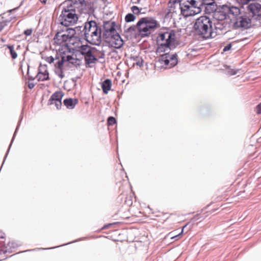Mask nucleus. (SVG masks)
I'll return each instance as SVG.
<instances>
[{
	"label": "nucleus",
	"instance_id": "1",
	"mask_svg": "<svg viewBox=\"0 0 261 261\" xmlns=\"http://www.w3.org/2000/svg\"><path fill=\"white\" fill-rule=\"evenodd\" d=\"M117 25L115 21H104L102 24L101 39L109 47L116 49L121 48L124 42L120 35L116 31Z\"/></svg>",
	"mask_w": 261,
	"mask_h": 261
},
{
	"label": "nucleus",
	"instance_id": "2",
	"mask_svg": "<svg viewBox=\"0 0 261 261\" xmlns=\"http://www.w3.org/2000/svg\"><path fill=\"white\" fill-rule=\"evenodd\" d=\"M193 28L196 34L203 39H209L215 36L212 19L206 15L197 18Z\"/></svg>",
	"mask_w": 261,
	"mask_h": 261
},
{
	"label": "nucleus",
	"instance_id": "3",
	"mask_svg": "<svg viewBox=\"0 0 261 261\" xmlns=\"http://www.w3.org/2000/svg\"><path fill=\"white\" fill-rule=\"evenodd\" d=\"M84 39L91 44L99 45L101 42L102 29L95 21L85 23Z\"/></svg>",
	"mask_w": 261,
	"mask_h": 261
},
{
	"label": "nucleus",
	"instance_id": "4",
	"mask_svg": "<svg viewBox=\"0 0 261 261\" xmlns=\"http://www.w3.org/2000/svg\"><path fill=\"white\" fill-rule=\"evenodd\" d=\"M139 33L142 37H148L152 32L159 27L160 24L153 17H146L138 21Z\"/></svg>",
	"mask_w": 261,
	"mask_h": 261
},
{
	"label": "nucleus",
	"instance_id": "5",
	"mask_svg": "<svg viewBox=\"0 0 261 261\" xmlns=\"http://www.w3.org/2000/svg\"><path fill=\"white\" fill-rule=\"evenodd\" d=\"M78 19L79 17L76 12H71L61 11L58 18L61 26L63 27L73 25L77 23Z\"/></svg>",
	"mask_w": 261,
	"mask_h": 261
},
{
	"label": "nucleus",
	"instance_id": "6",
	"mask_svg": "<svg viewBox=\"0 0 261 261\" xmlns=\"http://www.w3.org/2000/svg\"><path fill=\"white\" fill-rule=\"evenodd\" d=\"M240 6L243 8V6L248 4L247 9L249 13L252 14V16H257L261 17V5L258 3L254 2L249 4L251 1L255 2V0H236Z\"/></svg>",
	"mask_w": 261,
	"mask_h": 261
},
{
	"label": "nucleus",
	"instance_id": "7",
	"mask_svg": "<svg viewBox=\"0 0 261 261\" xmlns=\"http://www.w3.org/2000/svg\"><path fill=\"white\" fill-rule=\"evenodd\" d=\"M79 6L81 13L87 14L89 15L94 14L95 9V3L91 0H80Z\"/></svg>",
	"mask_w": 261,
	"mask_h": 261
},
{
	"label": "nucleus",
	"instance_id": "8",
	"mask_svg": "<svg viewBox=\"0 0 261 261\" xmlns=\"http://www.w3.org/2000/svg\"><path fill=\"white\" fill-rule=\"evenodd\" d=\"M80 0H65L60 4L62 7V11L76 12V10L80 9Z\"/></svg>",
	"mask_w": 261,
	"mask_h": 261
},
{
	"label": "nucleus",
	"instance_id": "9",
	"mask_svg": "<svg viewBox=\"0 0 261 261\" xmlns=\"http://www.w3.org/2000/svg\"><path fill=\"white\" fill-rule=\"evenodd\" d=\"M180 13L185 17L194 16L196 15V11H194L192 7L188 4L186 0H182L180 4Z\"/></svg>",
	"mask_w": 261,
	"mask_h": 261
},
{
	"label": "nucleus",
	"instance_id": "10",
	"mask_svg": "<svg viewBox=\"0 0 261 261\" xmlns=\"http://www.w3.org/2000/svg\"><path fill=\"white\" fill-rule=\"evenodd\" d=\"M251 19L245 16H241L236 19L234 27L236 28L247 29L251 26Z\"/></svg>",
	"mask_w": 261,
	"mask_h": 261
},
{
	"label": "nucleus",
	"instance_id": "11",
	"mask_svg": "<svg viewBox=\"0 0 261 261\" xmlns=\"http://www.w3.org/2000/svg\"><path fill=\"white\" fill-rule=\"evenodd\" d=\"M64 28V27L62 26L59 27L57 33L54 38L55 42L57 44H62L69 40L68 35H67L66 33L62 34V33L65 31Z\"/></svg>",
	"mask_w": 261,
	"mask_h": 261
},
{
	"label": "nucleus",
	"instance_id": "12",
	"mask_svg": "<svg viewBox=\"0 0 261 261\" xmlns=\"http://www.w3.org/2000/svg\"><path fill=\"white\" fill-rule=\"evenodd\" d=\"M182 0H170L168 3V9L167 12H166L165 17V18L172 17L170 14L175 13V9L176 6L179 5L180 7V4L181 3Z\"/></svg>",
	"mask_w": 261,
	"mask_h": 261
},
{
	"label": "nucleus",
	"instance_id": "13",
	"mask_svg": "<svg viewBox=\"0 0 261 261\" xmlns=\"http://www.w3.org/2000/svg\"><path fill=\"white\" fill-rule=\"evenodd\" d=\"M164 30H168V35H167L165 43H167L173 48H175L176 45H177V44L175 43L176 34L175 31L169 28H165Z\"/></svg>",
	"mask_w": 261,
	"mask_h": 261
},
{
	"label": "nucleus",
	"instance_id": "14",
	"mask_svg": "<svg viewBox=\"0 0 261 261\" xmlns=\"http://www.w3.org/2000/svg\"><path fill=\"white\" fill-rule=\"evenodd\" d=\"M194 11H196V14L200 13L202 7H203L204 3L200 0H186Z\"/></svg>",
	"mask_w": 261,
	"mask_h": 261
},
{
	"label": "nucleus",
	"instance_id": "15",
	"mask_svg": "<svg viewBox=\"0 0 261 261\" xmlns=\"http://www.w3.org/2000/svg\"><path fill=\"white\" fill-rule=\"evenodd\" d=\"M93 50H91L88 53V54L85 56L84 60L85 64L87 67H91L90 65L91 64L94 63L97 61V59L95 57L93 54Z\"/></svg>",
	"mask_w": 261,
	"mask_h": 261
},
{
	"label": "nucleus",
	"instance_id": "16",
	"mask_svg": "<svg viewBox=\"0 0 261 261\" xmlns=\"http://www.w3.org/2000/svg\"><path fill=\"white\" fill-rule=\"evenodd\" d=\"M223 9L227 11L228 14H232L233 16H238L240 14V9L238 7L223 6Z\"/></svg>",
	"mask_w": 261,
	"mask_h": 261
},
{
	"label": "nucleus",
	"instance_id": "17",
	"mask_svg": "<svg viewBox=\"0 0 261 261\" xmlns=\"http://www.w3.org/2000/svg\"><path fill=\"white\" fill-rule=\"evenodd\" d=\"M78 103L77 98H68L64 100L63 103L68 109H73Z\"/></svg>",
	"mask_w": 261,
	"mask_h": 261
},
{
	"label": "nucleus",
	"instance_id": "18",
	"mask_svg": "<svg viewBox=\"0 0 261 261\" xmlns=\"http://www.w3.org/2000/svg\"><path fill=\"white\" fill-rule=\"evenodd\" d=\"M64 96V93L62 91H56L50 96L49 101L48 105H51L53 103V101H57L59 100H62L63 96Z\"/></svg>",
	"mask_w": 261,
	"mask_h": 261
},
{
	"label": "nucleus",
	"instance_id": "19",
	"mask_svg": "<svg viewBox=\"0 0 261 261\" xmlns=\"http://www.w3.org/2000/svg\"><path fill=\"white\" fill-rule=\"evenodd\" d=\"M36 77L38 81H45L49 80V72L47 69H45L44 72L41 71L39 69Z\"/></svg>",
	"mask_w": 261,
	"mask_h": 261
},
{
	"label": "nucleus",
	"instance_id": "20",
	"mask_svg": "<svg viewBox=\"0 0 261 261\" xmlns=\"http://www.w3.org/2000/svg\"><path fill=\"white\" fill-rule=\"evenodd\" d=\"M112 86V81L109 79H107L101 83V88L105 94H108L109 91L111 90Z\"/></svg>",
	"mask_w": 261,
	"mask_h": 261
},
{
	"label": "nucleus",
	"instance_id": "21",
	"mask_svg": "<svg viewBox=\"0 0 261 261\" xmlns=\"http://www.w3.org/2000/svg\"><path fill=\"white\" fill-rule=\"evenodd\" d=\"M79 51L81 54L85 56L88 54V53L91 50H96L95 47H91L88 45H82L79 47Z\"/></svg>",
	"mask_w": 261,
	"mask_h": 261
},
{
	"label": "nucleus",
	"instance_id": "22",
	"mask_svg": "<svg viewBox=\"0 0 261 261\" xmlns=\"http://www.w3.org/2000/svg\"><path fill=\"white\" fill-rule=\"evenodd\" d=\"M22 119V116L20 115V118H19V121L18 122V124H17V126L16 128V129H15V132L14 133V135H13V136L12 139L11 140V143H10V144L9 145L8 149V150H7L6 153V155H5V156L4 157V161H3V164H2V166H1V168L2 167L4 162H5L6 159V158H7L8 153H9V150L10 149L11 146L12 144V143H13V141L14 140L15 137L16 133H17V132L18 130V127H19V126L20 125L21 121Z\"/></svg>",
	"mask_w": 261,
	"mask_h": 261
},
{
	"label": "nucleus",
	"instance_id": "23",
	"mask_svg": "<svg viewBox=\"0 0 261 261\" xmlns=\"http://www.w3.org/2000/svg\"><path fill=\"white\" fill-rule=\"evenodd\" d=\"M172 48H173L170 45L166 43H163L159 44L156 49V52L158 53H162L167 51L168 50H171Z\"/></svg>",
	"mask_w": 261,
	"mask_h": 261
},
{
	"label": "nucleus",
	"instance_id": "24",
	"mask_svg": "<svg viewBox=\"0 0 261 261\" xmlns=\"http://www.w3.org/2000/svg\"><path fill=\"white\" fill-rule=\"evenodd\" d=\"M169 57V51L167 53L161 55V58L158 59L157 62L160 64H163L164 63L165 65H168L170 63Z\"/></svg>",
	"mask_w": 261,
	"mask_h": 261
},
{
	"label": "nucleus",
	"instance_id": "25",
	"mask_svg": "<svg viewBox=\"0 0 261 261\" xmlns=\"http://www.w3.org/2000/svg\"><path fill=\"white\" fill-rule=\"evenodd\" d=\"M214 3H210L208 4H205L204 3L203 7H204L206 13H211L216 11L215 6Z\"/></svg>",
	"mask_w": 261,
	"mask_h": 261
},
{
	"label": "nucleus",
	"instance_id": "26",
	"mask_svg": "<svg viewBox=\"0 0 261 261\" xmlns=\"http://www.w3.org/2000/svg\"><path fill=\"white\" fill-rule=\"evenodd\" d=\"M137 30H138L139 32V27L138 26V22L136 25H132L126 29L124 30V33H127L129 35H132L134 34V33L136 32Z\"/></svg>",
	"mask_w": 261,
	"mask_h": 261
},
{
	"label": "nucleus",
	"instance_id": "27",
	"mask_svg": "<svg viewBox=\"0 0 261 261\" xmlns=\"http://www.w3.org/2000/svg\"><path fill=\"white\" fill-rule=\"evenodd\" d=\"M65 31L66 32V35H68V37L69 39L72 38L74 37L75 35H76V32L75 31L74 28H70L68 27H65Z\"/></svg>",
	"mask_w": 261,
	"mask_h": 261
},
{
	"label": "nucleus",
	"instance_id": "28",
	"mask_svg": "<svg viewBox=\"0 0 261 261\" xmlns=\"http://www.w3.org/2000/svg\"><path fill=\"white\" fill-rule=\"evenodd\" d=\"M5 46H7V48L9 49L10 53L11 54V58L13 59H15L17 57V54L14 50V46L13 45L7 44L5 45Z\"/></svg>",
	"mask_w": 261,
	"mask_h": 261
},
{
	"label": "nucleus",
	"instance_id": "29",
	"mask_svg": "<svg viewBox=\"0 0 261 261\" xmlns=\"http://www.w3.org/2000/svg\"><path fill=\"white\" fill-rule=\"evenodd\" d=\"M84 27L77 26V27H76L75 28H74L75 31L76 32V34H77L76 37H84V34L85 33V30H84Z\"/></svg>",
	"mask_w": 261,
	"mask_h": 261
},
{
	"label": "nucleus",
	"instance_id": "30",
	"mask_svg": "<svg viewBox=\"0 0 261 261\" xmlns=\"http://www.w3.org/2000/svg\"><path fill=\"white\" fill-rule=\"evenodd\" d=\"M188 225V223L185 225L182 228V230L180 233L177 234L173 235V232H171L167 234V237H170L171 240L175 239L177 240L180 236L182 234L184 231V229Z\"/></svg>",
	"mask_w": 261,
	"mask_h": 261
},
{
	"label": "nucleus",
	"instance_id": "31",
	"mask_svg": "<svg viewBox=\"0 0 261 261\" xmlns=\"http://www.w3.org/2000/svg\"><path fill=\"white\" fill-rule=\"evenodd\" d=\"M65 62V57L62 56L61 57V60L58 61L55 64V69H59L63 68V65L64 62Z\"/></svg>",
	"mask_w": 261,
	"mask_h": 261
},
{
	"label": "nucleus",
	"instance_id": "32",
	"mask_svg": "<svg viewBox=\"0 0 261 261\" xmlns=\"http://www.w3.org/2000/svg\"><path fill=\"white\" fill-rule=\"evenodd\" d=\"M166 31H161L158 35V41H163L166 40L167 38V35H168V30H165Z\"/></svg>",
	"mask_w": 261,
	"mask_h": 261
},
{
	"label": "nucleus",
	"instance_id": "33",
	"mask_svg": "<svg viewBox=\"0 0 261 261\" xmlns=\"http://www.w3.org/2000/svg\"><path fill=\"white\" fill-rule=\"evenodd\" d=\"M177 54L175 53L173 55H172L169 58V60L170 61H171V66L173 67H174L175 65H177V63H178V61H177Z\"/></svg>",
	"mask_w": 261,
	"mask_h": 261
},
{
	"label": "nucleus",
	"instance_id": "34",
	"mask_svg": "<svg viewBox=\"0 0 261 261\" xmlns=\"http://www.w3.org/2000/svg\"><path fill=\"white\" fill-rule=\"evenodd\" d=\"M86 238H85V237L81 238H80V239H79L77 240H74V241H72L71 242L65 244L64 245H60V246H56V247H50V248H39V249H42V250H44V249H54V248H57V247H61V246L67 245L68 244H71V243H75V242H79L80 241L85 240H86Z\"/></svg>",
	"mask_w": 261,
	"mask_h": 261
},
{
	"label": "nucleus",
	"instance_id": "35",
	"mask_svg": "<svg viewBox=\"0 0 261 261\" xmlns=\"http://www.w3.org/2000/svg\"><path fill=\"white\" fill-rule=\"evenodd\" d=\"M136 19V16L132 13H128L125 17V20L126 22L134 21Z\"/></svg>",
	"mask_w": 261,
	"mask_h": 261
},
{
	"label": "nucleus",
	"instance_id": "36",
	"mask_svg": "<svg viewBox=\"0 0 261 261\" xmlns=\"http://www.w3.org/2000/svg\"><path fill=\"white\" fill-rule=\"evenodd\" d=\"M55 72L60 79H63L65 76L63 68L55 69Z\"/></svg>",
	"mask_w": 261,
	"mask_h": 261
},
{
	"label": "nucleus",
	"instance_id": "37",
	"mask_svg": "<svg viewBox=\"0 0 261 261\" xmlns=\"http://www.w3.org/2000/svg\"><path fill=\"white\" fill-rule=\"evenodd\" d=\"M70 63L75 66L76 68L80 67L82 64L81 60L77 58H73V60H72Z\"/></svg>",
	"mask_w": 261,
	"mask_h": 261
},
{
	"label": "nucleus",
	"instance_id": "38",
	"mask_svg": "<svg viewBox=\"0 0 261 261\" xmlns=\"http://www.w3.org/2000/svg\"><path fill=\"white\" fill-rule=\"evenodd\" d=\"M107 122L109 125H113L116 123V120L114 117L110 116L108 118Z\"/></svg>",
	"mask_w": 261,
	"mask_h": 261
},
{
	"label": "nucleus",
	"instance_id": "39",
	"mask_svg": "<svg viewBox=\"0 0 261 261\" xmlns=\"http://www.w3.org/2000/svg\"><path fill=\"white\" fill-rule=\"evenodd\" d=\"M142 9V8L140 9L139 8L136 6H133L131 7V10L135 14H139Z\"/></svg>",
	"mask_w": 261,
	"mask_h": 261
},
{
	"label": "nucleus",
	"instance_id": "40",
	"mask_svg": "<svg viewBox=\"0 0 261 261\" xmlns=\"http://www.w3.org/2000/svg\"><path fill=\"white\" fill-rule=\"evenodd\" d=\"M17 247V244L14 241H11V242H9L7 244V246L6 247L7 248L9 247L11 249V248H15Z\"/></svg>",
	"mask_w": 261,
	"mask_h": 261
},
{
	"label": "nucleus",
	"instance_id": "41",
	"mask_svg": "<svg viewBox=\"0 0 261 261\" xmlns=\"http://www.w3.org/2000/svg\"><path fill=\"white\" fill-rule=\"evenodd\" d=\"M238 71V70L230 69L228 70L227 74L229 75H234L237 73Z\"/></svg>",
	"mask_w": 261,
	"mask_h": 261
},
{
	"label": "nucleus",
	"instance_id": "42",
	"mask_svg": "<svg viewBox=\"0 0 261 261\" xmlns=\"http://www.w3.org/2000/svg\"><path fill=\"white\" fill-rule=\"evenodd\" d=\"M62 100H59L57 101H54L55 105L58 110H59L62 107Z\"/></svg>",
	"mask_w": 261,
	"mask_h": 261
},
{
	"label": "nucleus",
	"instance_id": "43",
	"mask_svg": "<svg viewBox=\"0 0 261 261\" xmlns=\"http://www.w3.org/2000/svg\"><path fill=\"white\" fill-rule=\"evenodd\" d=\"M45 60L47 62H48L49 64H51L54 62L55 58L53 56H50L48 57H46Z\"/></svg>",
	"mask_w": 261,
	"mask_h": 261
},
{
	"label": "nucleus",
	"instance_id": "44",
	"mask_svg": "<svg viewBox=\"0 0 261 261\" xmlns=\"http://www.w3.org/2000/svg\"><path fill=\"white\" fill-rule=\"evenodd\" d=\"M232 47V45H231V43H229L228 44H227L224 48H223V51L224 52H226L227 51H228Z\"/></svg>",
	"mask_w": 261,
	"mask_h": 261
},
{
	"label": "nucleus",
	"instance_id": "45",
	"mask_svg": "<svg viewBox=\"0 0 261 261\" xmlns=\"http://www.w3.org/2000/svg\"><path fill=\"white\" fill-rule=\"evenodd\" d=\"M256 112L258 114H261V102L256 106Z\"/></svg>",
	"mask_w": 261,
	"mask_h": 261
},
{
	"label": "nucleus",
	"instance_id": "46",
	"mask_svg": "<svg viewBox=\"0 0 261 261\" xmlns=\"http://www.w3.org/2000/svg\"><path fill=\"white\" fill-rule=\"evenodd\" d=\"M32 33V29H27V30H25L23 32L24 34L26 36L31 35Z\"/></svg>",
	"mask_w": 261,
	"mask_h": 261
},
{
	"label": "nucleus",
	"instance_id": "47",
	"mask_svg": "<svg viewBox=\"0 0 261 261\" xmlns=\"http://www.w3.org/2000/svg\"><path fill=\"white\" fill-rule=\"evenodd\" d=\"M201 218L200 214H197L195 215L191 219L193 222H195L196 221L199 220Z\"/></svg>",
	"mask_w": 261,
	"mask_h": 261
},
{
	"label": "nucleus",
	"instance_id": "48",
	"mask_svg": "<svg viewBox=\"0 0 261 261\" xmlns=\"http://www.w3.org/2000/svg\"><path fill=\"white\" fill-rule=\"evenodd\" d=\"M72 60H73V57L71 55H67L65 57V62L67 61L70 63Z\"/></svg>",
	"mask_w": 261,
	"mask_h": 261
},
{
	"label": "nucleus",
	"instance_id": "49",
	"mask_svg": "<svg viewBox=\"0 0 261 261\" xmlns=\"http://www.w3.org/2000/svg\"><path fill=\"white\" fill-rule=\"evenodd\" d=\"M35 86V84L33 83L29 82L28 87L29 89H32Z\"/></svg>",
	"mask_w": 261,
	"mask_h": 261
},
{
	"label": "nucleus",
	"instance_id": "50",
	"mask_svg": "<svg viewBox=\"0 0 261 261\" xmlns=\"http://www.w3.org/2000/svg\"><path fill=\"white\" fill-rule=\"evenodd\" d=\"M136 64L139 66V67H141L143 66V62H142V60L140 62V61H138V62H137L136 63Z\"/></svg>",
	"mask_w": 261,
	"mask_h": 261
},
{
	"label": "nucleus",
	"instance_id": "51",
	"mask_svg": "<svg viewBox=\"0 0 261 261\" xmlns=\"http://www.w3.org/2000/svg\"><path fill=\"white\" fill-rule=\"evenodd\" d=\"M5 238V233L0 231V239H4Z\"/></svg>",
	"mask_w": 261,
	"mask_h": 261
},
{
	"label": "nucleus",
	"instance_id": "52",
	"mask_svg": "<svg viewBox=\"0 0 261 261\" xmlns=\"http://www.w3.org/2000/svg\"><path fill=\"white\" fill-rule=\"evenodd\" d=\"M5 24L2 23H0V32L4 29Z\"/></svg>",
	"mask_w": 261,
	"mask_h": 261
},
{
	"label": "nucleus",
	"instance_id": "53",
	"mask_svg": "<svg viewBox=\"0 0 261 261\" xmlns=\"http://www.w3.org/2000/svg\"><path fill=\"white\" fill-rule=\"evenodd\" d=\"M105 56V53L103 51H102L101 53L100 56L99 57V58H100V59L104 58Z\"/></svg>",
	"mask_w": 261,
	"mask_h": 261
},
{
	"label": "nucleus",
	"instance_id": "54",
	"mask_svg": "<svg viewBox=\"0 0 261 261\" xmlns=\"http://www.w3.org/2000/svg\"><path fill=\"white\" fill-rule=\"evenodd\" d=\"M112 225V224H111V223H110V224H109L106 225H105V226L103 227L102 229H106V228H107L109 226Z\"/></svg>",
	"mask_w": 261,
	"mask_h": 261
},
{
	"label": "nucleus",
	"instance_id": "55",
	"mask_svg": "<svg viewBox=\"0 0 261 261\" xmlns=\"http://www.w3.org/2000/svg\"><path fill=\"white\" fill-rule=\"evenodd\" d=\"M80 77H74V78H72V81L73 82H76L77 80L78 79H79Z\"/></svg>",
	"mask_w": 261,
	"mask_h": 261
},
{
	"label": "nucleus",
	"instance_id": "56",
	"mask_svg": "<svg viewBox=\"0 0 261 261\" xmlns=\"http://www.w3.org/2000/svg\"><path fill=\"white\" fill-rule=\"evenodd\" d=\"M35 77H34L31 76H29V78H28L29 81H30V80H35Z\"/></svg>",
	"mask_w": 261,
	"mask_h": 261
},
{
	"label": "nucleus",
	"instance_id": "57",
	"mask_svg": "<svg viewBox=\"0 0 261 261\" xmlns=\"http://www.w3.org/2000/svg\"><path fill=\"white\" fill-rule=\"evenodd\" d=\"M39 1L42 4H46L47 0H39Z\"/></svg>",
	"mask_w": 261,
	"mask_h": 261
},
{
	"label": "nucleus",
	"instance_id": "58",
	"mask_svg": "<svg viewBox=\"0 0 261 261\" xmlns=\"http://www.w3.org/2000/svg\"><path fill=\"white\" fill-rule=\"evenodd\" d=\"M140 2V0H137V2H133L135 4H139Z\"/></svg>",
	"mask_w": 261,
	"mask_h": 261
},
{
	"label": "nucleus",
	"instance_id": "59",
	"mask_svg": "<svg viewBox=\"0 0 261 261\" xmlns=\"http://www.w3.org/2000/svg\"><path fill=\"white\" fill-rule=\"evenodd\" d=\"M137 58H138V57H133V59L134 60H136Z\"/></svg>",
	"mask_w": 261,
	"mask_h": 261
},
{
	"label": "nucleus",
	"instance_id": "60",
	"mask_svg": "<svg viewBox=\"0 0 261 261\" xmlns=\"http://www.w3.org/2000/svg\"><path fill=\"white\" fill-rule=\"evenodd\" d=\"M59 57L56 56V58H55V59H59Z\"/></svg>",
	"mask_w": 261,
	"mask_h": 261
},
{
	"label": "nucleus",
	"instance_id": "61",
	"mask_svg": "<svg viewBox=\"0 0 261 261\" xmlns=\"http://www.w3.org/2000/svg\"><path fill=\"white\" fill-rule=\"evenodd\" d=\"M2 41L3 42H4V41H5V40H4V39H3V38H2Z\"/></svg>",
	"mask_w": 261,
	"mask_h": 261
}]
</instances>
